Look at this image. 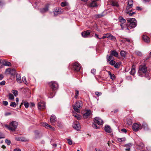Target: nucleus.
Wrapping results in <instances>:
<instances>
[{
  "label": "nucleus",
  "instance_id": "1",
  "mask_svg": "<svg viewBox=\"0 0 151 151\" xmlns=\"http://www.w3.org/2000/svg\"><path fill=\"white\" fill-rule=\"evenodd\" d=\"M128 21L127 24H120L121 27L120 29L124 30L127 32H129V29L135 27L137 25V22L134 18H129L127 19Z\"/></svg>",
  "mask_w": 151,
  "mask_h": 151
},
{
  "label": "nucleus",
  "instance_id": "2",
  "mask_svg": "<svg viewBox=\"0 0 151 151\" xmlns=\"http://www.w3.org/2000/svg\"><path fill=\"white\" fill-rule=\"evenodd\" d=\"M18 125V123L17 122L13 121L10 122L9 125H6L5 126L11 130L14 131L16 129Z\"/></svg>",
  "mask_w": 151,
  "mask_h": 151
},
{
  "label": "nucleus",
  "instance_id": "3",
  "mask_svg": "<svg viewBox=\"0 0 151 151\" xmlns=\"http://www.w3.org/2000/svg\"><path fill=\"white\" fill-rule=\"evenodd\" d=\"M82 105V103L81 101H78L76 102L75 105H73V107L76 112L79 113L80 112L79 109L81 108Z\"/></svg>",
  "mask_w": 151,
  "mask_h": 151
},
{
  "label": "nucleus",
  "instance_id": "4",
  "mask_svg": "<svg viewBox=\"0 0 151 151\" xmlns=\"http://www.w3.org/2000/svg\"><path fill=\"white\" fill-rule=\"evenodd\" d=\"M147 71V68L145 65H140L139 67L138 74L139 76H141L142 73H145Z\"/></svg>",
  "mask_w": 151,
  "mask_h": 151
},
{
  "label": "nucleus",
  "instance_id": "5",
  "mask_svg": "<svg viewBox=\"0 0 151 151\" xmlns=\"http://www.w3.org/2000/svg\"><path fill=\"white\" fill-rule=\"evenodd\" d=\"M48 84L53 91H55L58 88V85L57 83L55 81H51L48 83Z\"/></svg>",
  "mask_w": 151,
  "mask_h": 151
},
{
  "label": "nucleus",
  "instance_id": "6",
  "mask_svg": "<svg viewBox=\"0 0 151 151\" xmlns=\"http://www.w3.org/2000/svg\"><path fill=\"white\" fill-rule=\"evenodd\" d=\"M142 128V125L139 123H134L133 124L132 127L133 130L135 132H137L140 129H141Z\"/></svg>",
  "mask_w": 151,
  "mask_h": 151
},
{
  "label": "nucleus",
  "instance_id": "7",
  "mask_svg": "<svg viewBox=\"0 0 151 151\" xmlns=\"http://www.w3.org/2000/svg\"><path fill=\"white\" fill-rule=\"evenodd\" d=\"M63 12V10L59 8H56L53 10L52 12L54 14V15L55 16L58 15L62 13Z\"/></svg>",
  "mask_w": 151,
  "mask_h": 151
},
{
  "label": "nucleus",
  "instance_id": "8",
  "mask_svg": "<svg viewBox=\"0 0 151 151\" xmlns=\"http://www.w3.org/2000/svg\"><path fill=\"white\" fill-rule=\"evenodd\" d=\"M133 4V2L132 0H128V4L126 7V12L132 11L131 8L132 7Z\"/></svg>",
  "mask_w": 151,
  "mask_h": 151
},
{
  "label": "nucleus",
  "instance_id": "9",
  "mask_svg": "<svg viewBox=\"0 0 151 151\" xmlns=\"http://www.w3.org/2000/svg\"><path fill=\"white\" fill-rule=\"evenodd\" d=\"M73 68L76 71H79L81 69V65L77 62H75L73 64Z\"/></svg>",
  "mask_w": 151,
  "mask_h": 151
},
{
  "label": "nucleus",
  "instance_id": "10",
  "mask_svg": "<svg viewBox=\"0 0 151 151\" xmlns=\"http://www.w3.org/2000/svg\"><path fill=\"white\" fill-rule=\"evenodd\" d=\"M73 126L74 129L77 130H79L81 128L80 124L78 121L75 122L73 123Z\"/></svg>",
  "mask_w": 151,
  "mask_h": 151
},
{
  "label": "nucleus",
  "instance_id": "11",
  "mask_svg": "<svg viewBox=\"0 0 151 151\" xmlns=\"http://www.w3.org/2000/svg\"><path fill=\"white\" fill-rule=\"evenodd\" d=\"M94 121L95 123H96L99 125H101L103 124L102 120L99 117L95 118Z\"/></svg>",
  "mask_w": 151,
  "mask_h": 151
},
{
  "label": "nucleus",
  "instance_id": "12",
  "mask_svg": "<svg viewBox=\"0 0 151 151\" xmlns=\"http://www.w3.org/2000/svg\"><path fill=\"white\" fill-rule=\"evenodd\" d=\"M87 6L89 7H95L97 6V3L94 1L92 0V1L90 2H88L87 4Z\"/></svg>",
  "mask_w": 151,
  "mask_h": 151
},
{
  "label": "nucleus",
  "instance_id": "13",
  "mask_svg": "<svg viewBox=\"0 0 151 151\" xmlns=\"http://www.w3.org/2000/svg\"><path fill=\"white\" fill-rule=\"evenodd\" d=\"M38 108L40 110L44 109L45 107V104L44 102L40 101L38 104Z\"/></svg>",
  "mask_w": 151,
  "mask_h": 151
},
{
  "label": "nucleus",
  "instance_id": "14",
  "mask_svg": "<svg viewBox=\"0 0 151 151\" xmlns=\"http://www.w3.org/2000/svg\"><path fill=\"white\" fill-rule=\"evenodd\" d=\"M49 6V4H47L46 5L44 8L40 9V12L42 13H43L47 12L48 10Z\"/></svg>",
  "mask_w": 151,
  "mask_h": 151
},
{
  "label": "nucleus",
  "instance_id": "15",
  "mask_svg": "<svg viewBox=\"0 0 151 151\" xmlns=\"http://www.w3.org/2000/svg\"><path fill=\"white\" fill-rule=\"evenodd\" d=\"M91 32L90 30H88L82 32L81 33L82 36L84 38L88 37V35L90 34Z\"/></svg>",
  "mask_w": 151,
  "mask_h": 151
},
{
  "label": "nucleus",
  "instance_id": "16",
  "mask_svg": "<svg viewBox=\"0 0 151 151\" xmlns=\"http://www.w3.org/2000/svg\"><path fill=\"white\" fill-rule=\"evenodd\" d=\"M50 123L53 125L55 124V122L56 121L55 116L54 115H52L50 119Z\"/></svg>",
  "mask_w": 151,
  "mask_h": 151
},
{
  "label": "nucleus",
  "instance_id": "17",
  "mask_svg": "<svg viewBox=\"0 0 151 151\" xmlns=\"http://www.w3.org/2000/svg\"><path fill=\"white\" fill-rule=\"evenodd\" d=\"M15 70V69H14L8 68L6 69V72L8 74L13 75L14 73Z\"/></svg>",
  "mask_w": 151,
  "mask_h": 151
},
{
  "label": "nucleus",
  "instance_id": "18",
  "mask_svg": "<svg viewBox=\"0 0 151 151\" xmlns=\"http://www.w3.org/2000/svg\"><path fill=\"white\" fill-rule=\"evenodd\" d=\"M42 125L43 127H45L46 128H51L53 130H55V128L54 127H52L50 125H48L47 123L43 122Z\"/></svg>",
  "mask_w": 151,
  "mask_h": 151
},
{
  "label": "nucleus",
  "instance_id": "19",
  "mask_svg": "<svg viewBox=\"0 0 151 151\" xmlns=\"http://www.w3.org/2000/svg\"><path fill=\"white\" fill-rule=\"evenodd\" d=\"M91 114V111L90 110H87L86 111L85 113L83 115V116L84 118H87Z\"/></svg>",
  "mask_w": 151,
  "mask_h": 151
},
{
  "label": "nucleus",
  "instance_id": "20",
  "mask_svg": "<svg viewBox=\"0 0 151 151\" xmlns=\"http://www.w3.org/2000/svg\"><path fill=\"white\" fill-rule=\"evenodd\" d=\"M118 20L119 22L121 23V24H124L126 22V20L121 16L119 17Z\"/></svg>",
  "mask_w": 151,
  "mask_h": 151
},
{
  "label": "nucleus",
  "instance_id": "21",
  "mask_svg": "<svg viewBox=\"0 0 151 151\" xmlns=\"http://www.w3.org/2000/svg\"><path fill=\"white\" fill-rule=\"evenodd\" d=\"M16 140L18 141L24 142L26 141V139L24 137H16L15 138Z\"/></svg>",
  "mask_w": 151,
  "mask_h": 151
},
{
  "label": "nucleus",
  "instance_id": "22",
  "mask_svg": "<svg viewBox=\"0 0 151 151\" xmlns=\"http://www.w3.org/2000/svg\"><path fill=\"white\" fill-rule=\"evenodd\" d=\"M105 130L107 132L111 133V129L110 127L108 125H106L105 127Z\"/></svg>",
  "mask_w": 151,
  "mask_h": 151
},
{
  "label": "nucleus",
  "instance_id": "23",
  "mask_svg": "<svg viewBox=\"0 0 151 151\" xmlns=\"http://www.w3.org/2000/svg\"><path fill=\"white\" fill-rule=\"evenodd\" d=\"M132 145V143H129L125 145L124 146L127 147V148L125 149V150L126 151H129L130 150V147H131Z\"/></svg>",
  "mask_w": 151,
  "mask_h": 151
},
{
  "label": "nucleus",
  "instance_id": "24",
  "mask_svg": "<svg viewBox=\"0 0 151 151\" xmlns=\"http://www.w3.org/2000/svg\"><path fill=\"white\" fill-rule=\"evenodd\" d=\"M111 55L116 57H117L118 56V53L115 50H112L110 53Z\"/></svg>",
  "mask_w": 151,
  "mask_h": 151
},
{
  "label": "nucleus",
  "instance_id": "25",
  "mask_svg": "<svg viewBox=\"0 0 151 151\" xmlns=\"http://www.w3.org/2000/svg\"><path fill=\"white\" fill-rule=\"evenodd\" d=\"M143 40L145 42H150L149 37L147 36L143 35L142 37Z\"/></svg>",
  "mask_w": 151,
  "mask_h": 151
},
{
  "label": "nucleus",
  "instance_id": "26",
  "mask_svg": "<svg viewBox=\"0 0 151 151\" xmlns=\"http://www.w3.org/2000/svg\"><path fill=\"white\" fill-rule=\"evenodd\" d=\"M3 65L4 66H10L11 65V64L10 62H8L6 60H4L3 62Z\"/></svg>",
  "mask_w": 151,
  "mask_h": 151
},
{
  "label": "nucleus",
  "instance_id": "27",
  "mask_svg": "<svg viewBox=\"0 0 151 151\" xmlns=\"http://www.w3.org/2000/svg\"><path fill=\"white\" fill-rule=\"evenodd\" d=\"M135 72L136 71L135 69V67L134 66H132L131 70L130 72V74L134 76L135 74Z\"/></svg>",
  "mask_w": 151,
  "mask_h": 151
},
{
  "label": "nucleus",
  "instance_id": "28",
  "mask_svg": "<svg viewBox=\"0 0 151 151\" xmlns=\"http://www.w3.org/2000/svg\"><path fill=\"white\" fill-rule=\"evenodd\" d=\"M16 81L19 83L22 82L21 78L19 75L17 74L16 76Z\"/></svg>",
  "mask_w": 151,
  "mask_h": 151
},
{
  "label": "nucleus",
  "instance_id": "29",
  "mask_svg": "<svg viewBox=\"0 0 151 151\" xmlns=\"http://www.w3.org/2000/svg\"><path fill=\"white\" fill-rule=\"evenodd\" d=\"M108 73L109 75L110 76V78L111 79H112V80H114L115 79V76L114 74H112L111 72L109 71H108Z\"/></svg>",
  "mask_w": 151,
  "mask_h": 151
},
{
  "label": "nucleus",
  "instance_id": "30",
  "mask_svg": "<svg viewBox=\"0 0 151 151\" xmlns=\"http://www.w3.org/2000/svg\"><path fill=\"white\" fill-rule=\"evenodd\" d=\"M120 55L123 58H125L127 55V53L124 50H122L120 52Z\"/></svg>",
  "mask_w": 151,
  "mask_h": 151
},
{
  "label": "nucleus",
  "instance_id": "31",
  "mask_svg": "<svg viewBox=\"0 0 151 151\" xmlns=\"http://www.w3.org/2000/svg\"><path fill=\"white\" fill-rule=\"evenodd\" d=\"M23 103H24V104L25 108H27L29 107V104L28 102L27 101L24 102V100H23L22 101V102L21 104V105H22L23 104Z\"/></svg>",
  "mask_w": 151,
  "mask_h": 151
},
{
  "label": "nucleus",
  "instance_id": "32",
  "mask_svg": "<svg viewBox=\"0 0 151 151\" xmlns=\"http://www.w3.org/2000/svg\"><path fill=\"white\" fill-rule=\"evenodd\" d=\"M111 5L112 6H115L117 7H118L119 6L117 2L115 1H112L111 2Z\"/></svg>",
  "mask_w": 151,
  "mask_h": 151
},
{
  "label": "nucleus",
  "instance_id": "33",
  "mask_svg": "<svg viewBox=\"0 0 151 151\" xmlns=\"http://www.w3.org/2000/svg\"><path fill=\"white\" fill-rule=\"evenodd\" d=\"M109 39L114 41L116 40V38L114 36L110 34H109Z\"/></svg>",
  "mask_w": 151,
  "mask_h": 151
},
{
  "label": "nucleus",
  "instance_id": "34",
  "mask_svg": "<svg viewBox=\"0 0 151 151\" xmlns=\"http://www.w3.org/2000/svg\"><path fill=\"white\" fill-rule=\"evenodd\" d=\"M8 96V99L10 100H13L14 99V97L13 95L11 93L9 94Z\"/></svg>",
  "mask_w": 151,
  "mask_h": 151
},
{
  "label": "nucleus",
  "instance_id": "35",
  "mask_svg": "<svg viewBox=\"0 0 151 151\" xmlns=\"http://www.w3.org/2000/svg\"><path fill=\"white\" fill-rule=\"evenodd\" d=\"M142 128L143 127L144 129L145 130L147 129V124L145 122H144L142 124Z\"/></svg>",
  "mask_w": 151,
  "mask_h": 151
},
{
  "label": "nucleus",
  "instance_id": "36",
  "mask_svg": "<svg viewBox=\"0 0 151 151\" xmlns=\"http://www.w3.org/2000/svg\"><path fill=\"white\" fill-rule=\"evenodd\" d=\"M117 139L119 142H122L125 141L126 140V138L125 137H122L121 138H118Z\"/></svg>",
  "mask_w": 151,
  "mask_h": 151
},
{
  "label": "nucleus",
  "instance_id": "37",
  "mask_svg": "<svg viewBox=\"0 0 151 151\" xmlns=\"http://www.w3.org/2000/svg\"><path fill=\"white\" fill-rule=\"evenodd\" d=\"M12 92L15 96H17L18 95V92L17 90H12Z\"/></svg>",
  "mask_w": 151,
  "mask_h": 151
},
{
  "label": "nucleus",
  "instance_id": "38",
  "mask_svg": "<svg viewBox=\"0 0 151 151\" xmlns=\"http://www.w3.org/2000/svg\"><path fill=\"white\" fill-rule=\"evenodd\" d=\"M110 34H104V36L102 37L101 39H104L105 38H109V35Z\"/></svg>",
  "mask_w": 151,
  "mask_h": 151
},
{
  "label": "nucleus",
  "instance_id": "39",
  "mask_svg": "<svg viewBox=\"0 0 151 151\" xmlns=\"http://www.w3.org/2000/svg\"><path fill=\"white\" fill-rule=\"evenodd\" d=\"M132 123V119H128L127 121V124L128 125H131Z\"/></svg>",
  "mask_w": 151,
  "mask_h": 151
},
{
  "label": "nucleus",
  "instance_id": "40",
  "mask_svg": "<svg viewBox=\"0 0 151 151\" xmlns=\"http://www.w3.org/2000/svg\"><path fill=\"white\" fill-rule=\"evenodd\" d=\"M10 106L12 107H15L16 106V104L14 102H12L11 103Z\"/></svg>",
  "mask_w": 151,
  "mask_h": 151
},
{
  "label": "nucleus",
  "instance_id": "41",
  "mask_svg": "<svg viewBox=\"0 0 151 151\" xmlns=\"http://www.w3.org/2000/svg\"><path fill=\"white\" fill-rule=\"evenodd\" d=\"M79 92L78 90H75V97L76 99H77L78 98L79 95Z\"/></svg>",
  "mask_w": 151,
  "mask_h": 151
},
{
  "label": "nucleus",
  "instance_id": "42",
  "mask_svg": "<svg viewBox=\"0 0 151 151\" xmlns=\"http://www.w3.org/2000/svg\"><path fill=\"white\" fill-rule=\"evenodd\" d=\"M68 4V3L66 2H62L61 3V6L63 7L67 6Z\"/></svg>",
  "mask_w": 151,
  "mask_h": 151
},
{
  "label": "nucleus",
  "instance_id": "43",
  "mask_svg": "<svg viewBox=\"0 0 151 151\" xmlns=\"http://www.w3.org/2000/svg\"><path fill=\"white\" fill-rule=\"evenodd\" d=\"M135 54L138 56H141L142 55V53L138 51H136L135 52Z\"/></svg>",
  "mask_w": 151,
  "mask_h": 151
},
{
  "label": "nucleus",
  "instance_id": "44",
  "mask_svg": "<svg viewBox=\"0 0 151 151\" xmlns=\"http://www.w3.org/2000/svg\"><path fill=\"white\" fill-rule=\"evenodd\" d=\"M112 55L110 54V55L108 56V55L107 56V60L108 61H110L112 58Z\"/></svg>",
  "mask_w": 151,
  "mask_h": 151
},
{
  "label": "nucleus",
  "instance_id": "45",
  "mask_svg": "<svg viewBox=\"0 0 151 151\" xmlns=\"http://www.w3.org/2000/svg\"><path fill=\"white\" fill-rule=\"evenodd\" d=\"M22 80L23 81V82L26 84L27 85L28 84V83H27L26 80V78L25 77H23L22 78Z\"/></svg>",
  "mask_w": 151,
  "mask_h": 151
},
{
  "label": "nucleus",
  "instance_id": "46",
  "mask_svg": "<svg viewBox=\"0 0 151 151\" xmlns=\"http://www.w3.org/2000/svg\"><path fill=\"white\" fill-rule=\"evenodd\" d=\"M116 62L113 60H111L109 63V64L112 65H114Z\"/></svg>",
  "mask_w": 151,
  "mask_h": 151
},
{
  "label": "nucleus",
  "instance_id": "47",
  "mask_svg": "<svg viewBox=\"0 0 151 151\" xmlns=\"http://www.w3.org/2000/svg\"><path fill=\"white\" fill-rule=\"evenodd\" d=\"M78 120H80V119H81V118H82V116H81L79 114H78L77 116H76L75 117Z\"/></svg>",
  "mask_w": 151,
  "mask_h": 151
},
{
  "label": "nucleus",
  "instance_id": "48",
  "mask_svg": "<svg viewBox=\"0 0 151 151\" xmlns=\"http://www.w3.org/2000/svg\"><path fill=\"white\" fill-rule=\"evenodd\" d=\"M120 65V64L119 63H115L114 66L115 68H118L119 67Z\"/></svg>",
  "mask_w": 151,
  "mask_h": 151
},
{
  "label": "nucleus",
  "instance_id": "49",
  "mask_svg": "<svg viewBox=\"0 0 151 151\" xmlns=\"http://www.w3.org/2000/svg\"><path fill=\"white\" fill-rule=\"evenodd\" d=\"M95 94L97 96H99L101 95V93L100 92L96 91L95 92Z\"/></svg>",
  "mask_w": 151,
  "mask_h": 151
},
{
  "label": "nucleus",
  "instance_id": "50",
  "mask_svg": "<svg viewBox=\"0 0 151 151\" xmlns=\"http://www.w3.org/2000/svg\"><path fill=\"white\" fill-rule=\"evenodd\" d=\"M5 142L7 143V145H9L11 143V141L10 140H8L7 139L5 140Z\"/></svg>",
  "mask_w": 151,
  "mask_h": 151
},
{
  "label": "nucleus",
  "instance_id": "51",
  "mask_svg": "<svg viewBox=\"0 0 151 151\" xmlns=\"http://www.w3.org/2000/svg\"><path fill=\"white\" fill-rule=\"evenodd\" d=\"M53 92H50V93L49 94L50 96L49 98H53V96H52V95H53Z\"/></svg>",
  "mask_w": 151,
  "mask_h": 151
},
{
  "label": "nucleus",
  "instance_id": "52",
  "mask_svg": "<svg viewBox=\"0 0 151 151\" xmlns=\"http://www.w3.org/2000/svg\"><path fill=\"white\" fill-rule=\"evenodd\" d=\"M6 83V82L5 81H3L1 82H0V85L3 86L5 85Z\"/></svg>",
  "mask_w": 151,
  "mask_h": 151
},
{
  "label": "nucleus",
  "instance_id": "53",
  "mask_svg": "<svg viewBox=\"0 0 151 151\" xmlns=\"http://www.w3.org/2000/svg\"><path fill=\"white\" fill-rule=\"evenodd\" d=\"M96 123H93L92 124V127L93 128H95V129H97L98 128V127H97V125L96 124Z\"/></svg>",
  "mask_w": 151,
  "mask_h": 151
},
{
  "label": "nucleus",
  "instance_id": "54",
  "mask_svg": "<svg viewBox=\"0 0 151 151\" xmlns=\"http://www.w3.org/2000/svg\"><path fill=\"white\" fill-rule=\"evenodd\" d=\"M96 70L94 69H92L91 70V72L92 73L93 75H95L96 73Z\"/></svg>",
  "mask_w": 151,
  "mask_h": 151
},
{
  "label": "nucleus",
  "instance_id": "55",
  "mask_svg": "<svg viewBox=\"0 0 151 151\" xmlns=\"http://www.w3.org/2000/svg\"><path fill=\"white\" fill-rule=\"evenodd\" d=\"M4 138V135L0 132V139Z\"/></svg>",
  "mask_w": 151,
  "mask_h": 151
},
{
  "label": "nucleus",
  "instance_id": "56",
  "mask_svg": "<svg viewBox=\"0 0 151 151\" xmlns=\"http://www.w3.org/2000/svg\"><path fill=\"white\" fill-rule=\"evenodd\" d=\"M78 114H77L75 111H72L73 115L75 117L77 116Z\"/></svg>",
  "mask_w": 151,
  "mask_h": 151
},
{
  "label": "nucleus",
  "instance_id": "57",
  "mask_svg": "<svg viewBox=\"0 0 151 151\" xmlns=\"http://www.w3.org/2000/svg\"><path fill=\"white\" fill-rule=\"evenodd\" d=\"M68 143L70 145H71L72 144V141L70 139H67Z\"/></svg>",
  "mask_w": 151,
  "mask_h": 151
},
{
  "label": "nucleus",
  "instance_id": "58",
  "mask_svg": "<svg viewBox=\"0 0 151 151\" xmlns=\"http://www.w3.org/2000/svg\"><path fill=\"white\" fill-rule=\"evenodd\" d=\"M121 131L122 132H123L124 133H126L127 132V130L125 129H124V128L122 129L121 130Z\"/></svg>",
  "mask_w": 151,
  "mask_h": 151
},
{
  "label": "nucleus",
  "instance_id": "59",
  "mask_svg": "<svg viewBox=\"0 0 151 151\" xmlns=\"http://www.w3.org/2000/svg\"><path fill=\"white\" fill-rule=\"evenodd\" d=\"M132 11H127L126 12V13L127 14H129V15L130 16H132L133 15L132 14V13L131 12Z\"/></svg>",
  "mask_w": 151,
  "mask_h": 151
},
{
  "label": "nucleus",
  "instance_id": "60",
  "mask_svg": "<svg viewBox=\"0 0 151 151\" xmlns=\"http://www.w3.org/2000/svg\"><path fill=\"white\" fill-rule=\"evenodd\" d=\"M3 104L5 106H7L8 104V102L6 101H4L3 102Z\"/></svg>",
  "mask_w": 151,
  "mask_h": 151
},
{
  "label": "nucleus",
  "instance_id": "61",
  "mask_svg": "<svg viewBox=\"0 0 151 151\" xmlns=\"http://www.w3.org/2000/svg\"><path fill=\"white\" fill-rule=\"evenodd\" d=\"M145 73V76L147 78H148V79H149V74L148 73Z\"/></svg>",
  "mask_w": 151,
  "mask_h": 151
},
{
  "label": "nucleus",
  "instance_id": "62",
  "mask_svg": "<svg viewBox=\"0 0 151 151\" xmlns=\"http://www.w3.org/2000/svg\"><path fill=\"white\" fill-rule=\"evenodd\" d=\"M4 78V76L2 74H0V80H2Z\"/></svg>",
  "mask_w": 151,
  "mask_h": 151
},
{
  "label": "nucleus",
  "instance_id": "63",
  "mask_svg": "<svg viewBox=\"0 0 151 151\" xmlns=\"http://www.w3.org/2000/svg\"><path fill=\"white\" fill-rule=\"evenodd\" d=\"M14 151H21V150L19 148H15L14 150Z\"/></svg>",
  "mask_w": 151,
  "mask_h": 151
},
{
  "label": "nucleus",
  "instance_id": "64",
  "mask_svg": "<svg viewBox=\"0 0 151 151\" xmlns=\"http://www.w3.org/2000/svg\"><path fill=\"white\" fill-rule=\"evenodd\" d=\"M95 150L96 151H102V150L100 149H97V148H95Z\"/></svg>",
  "mask_w": 151,
  "mask_h": 151
}]
</instances>
